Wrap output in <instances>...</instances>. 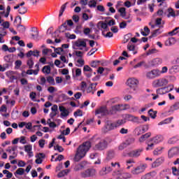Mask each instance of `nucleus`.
<instances>
[{"label": "nucleus", "mask_w": 179, "mask_h": 179, "mask_svg": "<svg viewBox=\"0 0 179 179\" xmlns=\"http://www.w3.org/2000/svg\"><path fill=\"white\" fill-rule=\"evenodd\" d=\"M17 30L20 33L23 34L24 33V31H26V27H24V25H22V24H19L17 26Z\"/></svg>", "instance_id": "obj_46"}, {"label": "nucleus", "mask_w": 179, "mask_h": 179, "mask_svg": "<svg viewBox=\"0 0 179 179\" xmlns=\"http://www.w3.org/2000/svg\"><path fill=\"white\" fill-rule=\"evenodd\" d=\"M151 141L155 143V145H157V143H160V142H163V136L162 135H157L152 138H151Z\"/></svg>", "instance_id": "obj_19"}, {"label": "nucleus", "mask_w": 179, "mask_h": 179, "mask_svg": "<svg viewBox=\"0 0 179 179\" xmlns=\"http://www.w3.org/2000/svg\"><path fill=\"white\" fill-rule=\"evenodd\" d=\"M54 149H55V150H58V152H59V153L64 152V148H62V146H61L59 145H57L56 146H55Z\"/></svg>", "instance_id": "obj_55"}, {"label": "nucleus", "mask_w": 179, "mask_h": 179, "mask_svg": "<svg viewBox=\"0 0 179 179\" xmlns=\"http://www.w3.org/2000/svg\"><path fill=\"white\" fill-rule=\"evenodd\" d=\"M59 33H65V31H71V29L68 28L66 22H64L59 27Z\"/></svg>", "instance_id": "obj_15"}, {"label": "nucleus", "mask_w": 179, "mask_h": 179, "mask_svg": "<svg viewBox=\"0 0 179 179\" xmlns=\"http://www.w3.org/2000/svg\"><path fill=\"white\" fill-rule=\"evenodd\" d=\"M127 83L131 89L135 91L138 87V85H139V81L136 78H129L127 80Z\"/></svg>", "instance_id": "obj_9"}, {"label": "nucleus", "mask_w": 179, "mask_h": 179, "mask_svg": "<svg viewBox=\"0 0 179 179\" xmlns=\"http://www.w3.org/2000/svg\"><path fill=\"white\" fill-rule=\"evenodd\" d=\"M56 116H57V112H52L50 114V117L51 120H52L53 121H57V122L61 121V120H59V119H56V120L54 119V117Z\"/></svg>", "instance_id": "obj_50"}, {"label": "nucleus", "mask_w": 179, "mask_h": 179, "mask_svg": "<svg viewBox=\"0 0 179 179\" xmlns=\"http://www.w3.org/2000/svg\"><path fill=\"white\" fill-rule=\"evenodd\" d=\"M179 141V137L178 136H173L171 138H169V141H168V143L169 145H174V143H177Z\"/></svg>", "instance_id": "obj_28"}, {"label": "nucleus", "mask_w": 179, "mask_h": 179, "mask_svg": "<svg viewBox=\"0 0 179 179\" xmlns=\"http://www.w3.org/2000/svg\"><path fill=\"white\" fill-rule=\"evenodd\" d=\"M52 48H54L55 52L58 55H61V52H63L64 51V48H55L54 46H52Z\"/></svg>", "instance_id": "obj_39"}, {"label": "nucleus", "mask_w": 179, "mask_h": 179, "mask_svg": "<svg viewBox=\"0 0 179 179\" xmlns=\"http://www.w3.org/2000/svg\"><path fill=\"white\" fill-rule=\"evenodd\" d=\"M164 162V159L163 158H158L152 164V167L153 169H155V167H159V166H161V164H163V162Z\"/></svg>", "instance_id": "obj_18"}, {"label": "nucleus", "mask_w": 179, "mask_h": 179, "mask_svg": "<svg viewBox=\"0 0 179 179\" xmlns=\"http://www.w3.org/2000/svg\"><path fill=\"white\" fill-rule=\"evenodd\" d=\"M178 155H179V152L178 148L177 147L171 148L168 152V156L169 159H171V157H174V156H177Z\"/></svg>", "instance_id": "obj_14"}, {"label": "nucleus", "mask_w": 179, "mask_h": 179, "mask_svg": "<svg viewBox=\"0 0 179 179\" xmlns=\"http://www.w3.org/2000/svg\"><path fill=\"white\" fill-rule=\"evenodd\" d=\"M99 114H100L102 117L113 115V110H108L107 106H103L95 110V115H99Z\"/></svg>", "instance_id": "obj_3"}, {"label": "nucleus", "mask_w": 179, "mask_h": 179, "mask_svg": "<svg viewBox=\"0 0 179 179\" xmlns=\"http://www.w3.org/2000/svg\"><path fill=\"white\" fill-rule=\"evenodd\" d=\"M15 176H23L24 174V169L23 168H19L17 169V171L15 172Z\"/></svg>", "instance_id": "obj_34"}, {"label": "nucleus", "mask_w": 179, "mask_h": 179, "mask_svg": "<svg viewBox=\"0 0 179 179\" xmlns=\"http://www.w3.org/2000/svg\"><path fill=\"white\" fill-rule=\"evenodd\" d=\"M46 80L48 83H50V85H51L52 86H55V80H54V78H52V76H48L46 78Z\"/></svg>", "instance_id": "obj_35"}, {"label": "nucleus", "mask_w": 179, "mask_h": 179, "mask_svg": "<svg viewBox=\"0 0 179 179\" xmlns=\"http://www.w3.org/2000/svg\"><path fill=\"white\" fill-rule=\"evenodd\" d=\"M75 46L76 47H84V48H86L87 47V44H86V41H77L75 43Z\"/></svg>", "instance_id": "obj_24"}, {"label": "nucleus", "mask_w": 179, "mask_h": 179, "mask_svg": "<svg viewBox=\"0 0 179 179\" xmlns=\"http://www.w3.org/2000/svg\"><path fill=\"white\" fill-rule=\"evenodd\" d=\"M18 13L20 15H24L27 13V7H21L18 9Z\"/></svg>", "instance_id": "obj_44"}, {"label": "nucleus", "mask_w": 179, "mask_h": 179, "mask_svg": "<svg viewBox=\"0 0 179 179\" xmlns=\"http://www.w3.org/2000/svg\"><path fill=\"white\" fill-rule=\"evenodd\" d=\"M134 142H135V138H128L124 143L126 144L127 146H129V145H132V143H134Z\"/></svg>", "instance_id": "obj_48"}, {"label": "nucleus", "mask_w": 179, "mask_h": 179, "mask_svg": "<svg viewBox=\"0 0 179 179\" xmlns=\"http://www.w3.org/2000/svg\"><path fill=\"white\" fill-rule=\"evenodd\" d=\"M96 172L94 169H88L85 170L84 172L81 173V177L83 178H87L89 177H94L96 176Z\"/></svg>", "instance_id": "obj_7"}, {"label": "nucleus", "mask_w": 179, "mask_h": 179, "mask_svg": "<svg viewBox=\"0 0 179 179\" xmlns=\"http://www.w3.org/2000/svg\"><path fill=\"white\" fill-rule=\"evenodd\" d=\"M96 92H97V88H94V87L90 84V86L87 88V93L93 95Z\"/></svg>", "instance_id": "obj_21"}, {"label": "nucleus", "mask_w": 179, "mask_h": 179, "mask_svg": "<svg viewBox=\"0 0 179 179\" xmlns=\"http://www.w3.org/2000/svg\"><path fill=\"white\" fill-rule=\"evenodd\" d=\"M31 149H33V147H31V145H24V151L27 152V153L31 152Z\"/></svg>", "instance_id": "obj_59"}, {"label": "nucleus", "mask_w": 179, "mask_h": 179, "mask_svg": "<svg viewBox=\"0 0 179 179\" xmlns=\"http://www.w3.org/2000/svg\"><path fill=\"white\" fill-rule=\"evenodd\" d=\"M27 65L29 66V69H31L33 68V66L34 65V62L33 61L32 58H30L27 62Z\"/></svg>", "instance_id": "obj_49"}, {"label": "nucleus", "mask_w": 179, "mask_h": 179, "mask_svg": "<svg viewBox=\"0 0 179 179\" xmlns=\"http://www.w3.org/2000/svg\"><path fill=\"white\" fill-rule=\"evenodd\" d=\"M97 26L99 27V29H103V30H107V29H108V25L107 23L103 22V21H100L98 22Z\"/></svg>", "instance_id": "obj_25"}, {"label": "nucleus", "mask_w": 179, "mask_h": 179, "mask_svg": "<svg viewBox=\"0 0 179 179\" xmlns=\"http://www.w3.org/2000/svg\"><path fill=\"white\" fill-rule=\"evenodd\" d=\"M125 119L127 120V121H131V122H139V117L129 114L126 115Z\"/></svg>", "instance_id": "obj_16"}, {"label": "nucleus", "mask_w": 179, "mask_h": 179, "mask_svg": "<svg viewBox=\"0 0 179 179\" xmlns=\"http://www.w3.org/2000/svg\"><path fill=\"white\" fill-rule=\"evenodd\" d=\"M170 86L159 88L156 90L157 94H166L173 90V87L169 90Z\"/></svg>", "instance_id": "obj_12"}, {"label": "nucleus", "mask_w": 179, "mask_h": 179, "mask_svg": "<svg viewBox=\"0 0 179 179\" xmlns=\"http://www.w3.org/2000/svg\"><path fill=\"white\" fill-rule=\"evenodd\" d=\"M132 178V175H131V173H124L122 174V179H128V178Z\"/></svg>", "instance_id": "obj_52"}, {"label": "nucleus", "mask_w": 179, "mask_h": 179, "mask_svg": "<svg viewBox=\"0 0 179 179\" xmlns=\"http://www.w3.org/2000/svg\"><path fill=\"white\" fill-rule=\"evenodd\" d=\"M99 64H100V61L93 60L91 62L90 66H92V68H97V66H99Z\"/></svg>", "instance_id": "obj_45"}, {"label": "nucleus", "mask_w": 179, "mask_h": 179, "mask_svg": "<svg viewBox=\"0 0 179 179\" xmlns=\"http://www.w3.org/2000/svg\"><path fill=\"white\" fill-rule=\"evenodd\" d=\"M142 152H143V148H138L131 151L127 155L129 157H139Z\"/></svg>", "instance_id": "obj_10"}, {"label": "nucleus", "mask_w": 179, "mask_h": 179, "mask_svg": "<svg viewBox=\"0 0 179 179\" xmlns=\"http://www.w3.org/2000/svg\"><path fill=\"white\" fill-rule=\"evenodd\" d=\"M173 44H176V38L173 37L169 38L165 41V45L166 46L173 45Z\"/></svg>", "instance_id": "obj_27"}, {"label": "nucleus", "mask_w": 179, "mask_h": 179, "mask_svg": "<svg viewBox=\"0 0 179 179\" xmlns=\"http://www.w3.org/2000/svg\"><path fill=\"white\" fill-rule=\"evenodd\" d=\"M177 30H179V27H176L173 30L169 32V36H176L178 31Z\"/></svg>", "instance_id": "obj_56"}, {"label": "nucleus", "mask_w": 179, "mask_h": 179, "mask_svg": "<svg viewBox=\"0 0 179 179\" xmlns=\"http://www.w3.org/2000/svg\"><path fill=\"white\" fill-rule=\"evenodd\" d=\"M90 148H92L90 141H86L83 145H79L74 157V162H80L86 156V153L90 150Z\"/></svg>", "instance_id": "obj_1"}, {"label": "nucleus", "mask_w": 179, "mask_h": 179, "mask_svg": "<svg viewBox=\"0 0 179 179\" xmlns=\"http://www.w3.org/2000/svg\"><path fill=\"white\" fill-rule=\"evenodd\" d=\"M162 150H163V147H158L154 150L153 155L155 156H158V155L162 154Z\"/></svg>", "instance_id": "obj_37"}, {"label": "nucleus", "mask_w": 179, "mask_h": 179, "mask_svg": "<svg viewBox=\"0 0 179 179\" xmlns=\"http://www.w3.org/2000/svg\"><path fill=\"white\" fill-rule=\"evenodd\" d=\"M27 57L29 58L30 57L31 55H33L34 57H38L40 55V52L38 50H29L27 54H26Z\"/></svg>", "instance_id": "obj_22"}, {"label": "nucleus", "mask_w": 179, "mask_h": 179, "mask_svg": "<svg viewBox=\"0 0 179 179\" xmlns=\"http://www.w3.org/2000/svg\"><path fill=\"white\" fill-rule=\"evenodd\" d=\"M17 166L18 167H24V166H26V162H24L22 160H20L18 162Z\"/></svg>", "instance_id": "obj_63"}, {"label": "nucleus", "mask_w": 179, "mask_h": 179, "mask_svg": "<svg viewBox=\"0 0 179 179\" xmlns=\"http://www.w3.org/2000/svg\"><path fill=\"white\" fill-rule=\"evenodd\" d=\"M59 110L61 112L62 117H68L69 115V111L66 110L65 106H60Z\"/></svg>", "instance_id": "obj_17"}, {"label": "nucleus", "mask_w": 179, "mask_h": 179, "mask_svg": "<svg viewBox=\"0 0 179 179\" xmlns=\"http://www.w3.org/2000/svg\"><path fill=\"white\" fill-rule=\"evenodd\" d=\"M118 12H120V16H122V17H125V16H127V11H126V8L124 7L120 8L118 10Z\"/></svg>", "instance_id": "obj_36"}, {"label": "nucleus", "mask_w": 179, "mask_h": 179, "mask_svg": "<svg viewBox=\"0 0 179 179\" xmlns=\"http://www.w3.org/2000/svg\"><path fill=\"white\" fill-rule=\"evenodd\" d=\"M74 117H83V111L82 110L78 109L73 113Z\"/></svg>", "instance_id": "obj_43"}, {"label": "nucleus", "mask_w": 179, "mask_h": 179, "mask_svg": "<svg viewBox=\"0 0 179 179\" xmlns=\"http://www.w3.org/2000/svg\"><path fill=\"white\" fill-rule=\"evenodd\" d=\"M145 169H146V165H140L135 168L131 171L132 174H141V173H143L145 171Z\"/></svg>", "instance_id": "obj_13"}, {"label": "nucleus", "mask_w": 179, "mask_h": 179, "mask_svg": "<svg viewBox=\"0 0 179 179\" xmlns=\"http://www.w3.org/2000/svg\"><path fill=\"white\" fill-rule=\"evenodd\" d=\"M68 173H69V169L63 170L58 173V177L59 178L65 177V176H66Z\"/></svg>", "instance_id": "obj_38"}, {"label": "nucleus", "mask_w": 179, "mask_h": 179, "mask_svg": "<svg viewBox=\"0 0 179 179\" xmlns=\"http://www.w3.org/2000/svg\"><path fill=\"white\" fill-rule=\"evenodd\" d=\"M3 59L5 62H6V68H10V66H13V62H15V59H13V55H7L4 56Z\"/></svg>", "instance_id": "obj_8"}, {"label": "nucleus", "mask_w": 179, "mask_h": 179, "mask_svg": "<svg viewBox=\"0 0 179 179\" xmlns=\"http://www.w3.org/2000/svg\"><path fill=\"white\" fill-rule=\"evenodd\" d=\"M127 148V144L125 143H122L118 147L119 150H124Z\"/></svg>", "instance_id": "obj_62"}, {"label": "nucleus", "mask_w": 179, "mask_h": 179, "mask_svg": "<svg viewBox=\"0 0 179 179\" xmlns=\"http://www.w3.org/2000/svg\"><path fill=\"white\" fill-rule=\"evenodd\" d=\"M157 52V50H156L155 48L150 49L147 52V55H152V54H156Z\"/></svg>", "instance_id": "obj_58"}, {"label": "nucleus", "mask_w": 179, "mask_h": 179, "mask_svg": "<svg viewBox=\"0 0 179 179\" xmlns=\"http://www.w3.org/2000/svg\"><path fill=\"white\" fill-rule=\"evenodd\" d=\"M150 136H152V133L148 132L144 135H142L139 138V141L143 142V141H145V139H148V138H150Z\"/></svg>", "instance_id": "obj_30"}, {"label": "nucleus", "mask_w": 179, "mask_h": 179, "mask_svg": "<svg viewBox=\"0 0 179 179\" xmlns=\"http://www.w3.org/2000/svg\"><path fill=\"white\" fill-rule=\"evenodd\" d=\"M88 6L90 8H96V6H97V1H96V0H90Z\"/></svg>", "instance_id": "obj_40"}, {"label": "nucleus", "mask_w": 179, "mask_h": 179, "mask_svg": "<svg viewBox=\"0 0 179 179\" xmlns=\"http://www.w3.org/2000/svg\"><path fill=\"white\" fill-rule=\"evenodd\" d=\"M106 174H108V172H107V168H102L101 170L99 171V176H106Z\"/></svg>", "instance_id": "obj_54"}, {"label": "nucleus", "mask_w": 179, "mask_h": 179, "mask_svg": "<svg viewBox=\"0 0 179 179\" xmlns=\"http://www.w3.org/2000/svg\"><path fill=\"white\" fill-rule=\"evenodd\" d=\"M83 71L84 72H93V69L89 65L84 66Z\"/></svg>", "instance_id": "obj_57"}, {"label": "nucleus", "mask_w": 179, "mask_h": 179, "mask_svg": "<svg viewBox=\"0 0 179 179\" xmlns=\"http://www.w3.org/2000/svg\"><path fill=\"white\" fill-rule=\"evenodd\" d=\"M108 148V142L105 139H101L98 143L95 144L94 147V150H98V152H103Z\"/></svg>", "instance_id": "obj_4"}, {"label": "nucleus", "mask_w": 179, "mask_h": 179, "mask_svg": "<svg viewBox=\"0 0 179 179\" xmlns=\"http://www.w3.org/2000/svg\"><path fill=\"white\" fill-rule=\"evenodd\" d=\"M163 61L160 58H155L153 59L152 60H150L148 62V67L149 66H159V65L162 64Z\"/></svg>", "instance_id": "obj_11"}, {"label": "nucleus", "mask_w": 179, "mask_h": 179, "mask_svg": "<svg viewBox=\"0 0 179 179\" xmlns=\"http://www.w3.org/2000/svg\"><path fill=\"white\" fill-rule=\"evenodd\" d=\"M127 50H129V51H135V45H127Z\"/></svg>", "instance_id": "obj_64"}, {"label": "nucleus", "mask_w": 179, "mask_h": 179, "mask_svg": "<svg viewBox=\"0 0 179 179\" xmlns=\"http://www.w3.org/2000/svg\"><path fill=\"white\" fill-rule=\"evenodd\" d=\"M160 75H162V72L160 71V70L156 69L147 72L146 78L148 79H156V78H159Z\"/></svg>", "instance_id": "obj_5"}, {"label": "nucleus", "mask_w": 179, "mask_h": 179, "mask_svg": "<svg viewBox=\"0 0 179 179\" xmlns=\"http://www.w3.org/2000/svg\"><path fill=\"white\" fill-rule=\"evenodd\" d=\"M15 69H19V68L22 66V62L20 60H17L15 62Z\"/></svg>", "instance_id": "obj_60"}, {"label": "nucleus", "mask_w": 179, "mask_h": 179, "mask_svg": "<svg viewBox=\"0 0 179 179\" xmlns=\"http://www.w3.org/2000/svg\"><path fill=\"white\" fill-rule=\"evenodd\" d=\"M122 124H124L123 120H118L117 121L113 123L107 122V123L104 127L105 132H108V131H113L115 129V128H118V127H121Z\"/></svg>", "instance_id": "obj_2"}, {"label": "nucleus", "mask_w": 179, "mask_h": 179, "mask_svg": "<svg viewBox=\"0 0 179 179\" xmlns=\"http://www.w3.org/2000/svg\"><path fill=\"white\" fill-rule=\"evenodd\" d=\"M176 110H179V102H176L174 105L171 106L168 113H171V114H173V113H174Z\"/></svg>", "instance_id": "obj_23"}, {"label": "nucleus", "mask_w": 179, "mask_h": 179, "mask_svg": "<svg viewBox=\"0 0 179 179\" xmlns=\"http://www.w3.org/2000/svg\"><path fill=\"white\" fill-rule=\"evenodd\" d=\"M120 29H125L127 27V22L125 21H123L120 23L119 24Z\"/></svg>", "instance_id": "obj_61"}, {"label": "nucleus", "mask_w": 179, "mask_h": 179, "mask_svg": "<svg viewBox=\"0 0 179 179\" xmlns=\"http://www.w3.org/2000/svg\"><path fill=\"white\" fill-rule=\"evenodd\" d=\"M144 66L145 68H149V66L146 64V62L145 61H142L138 62L137 64H136L134 68V69H136V68H141V66Z\"/></svg>", "instance_id": "obj_29"}, {"label": "nucleus", "mask_w": 179, "mask_h": 179, "mask_svg": "<svg viewBox=\"0 0 179 179\" xmlns=\"http://www.w3.org/2000/svg\"><path fill=\"white\" fill-rule=\"evenodd\" d=\"M169 14L167 15V17H176V12H174V10L173 8H169Z\"/></svg>", "instance_id": "obj_41"}, {"label": "nucleus", "mask_w": 179, "mask_h": 179, "mask_svg": "<svg viewBox=\"0 0 179 179\" xmlns=\"http://www.w3.org/2000/svg\"><path fill=\"white\" fill-rule=\"evenodd\" d=\"M77 62L78 63V64H76V66H78V68H82V66L85 65V60L83 59H78L77 60Z\"/></svg>", "instance_id": "obj_47"}, {"label": "nucleus", "mask_w": 179, "mask_h": 179, "mask_svg": "<svg viewBox=\"0 0 179 179\" xmlns=\"http://www.w3.org/2000/svg\"><path fill=\"white\" fill-rule=\"evenodd\" d=\"M148 115L152 118V120H155V118L157 117V111L153 110V109H150L148 110Z\"/></svg>", "instance_id": "obj_31"}, {"label": "nucleus", "mask_w": 179, "mask_h": 179, "mask_svg": "<svg viewBox=\"0 0 179 179\" xmlns=\"http://www.w3.org/2000/svg\"><path fill=\"white\" fill-rule=\"evenodd\" d=\"M169 83V80L166 78H159L155 80L152 83L153 87H163V86H166Z\"/></svg>", "instance_id": "obj_6"}, {"label": "nucleus", "mask_w": 179, "mask_h": 179, "mask_svg": "<svg viewBox=\"0 0 179 179\" xmlns=\"http://www.w3.org/2000/svg\"><path fill=\"white\" fill-rule=\"evenodd\" d=\"M132 37V34H127L124 36V39L123 41V43L125 44V43H128L129 41V38Z\"/></svg>", "instance_id": "obj_51"}, {"label": "nucleus", "mask_w": 179, "mask_h": 179, "mask_svg": "<svg viewBox=\"0 0 179 179\" xmlns=\"http://www.w3.org/2000/svg\"><path fill=\"white\" fill-rule=\"evenodd\" d=\"M42 72L43 73H47L48 75L51 73V66H45L42 69Z\"/></svg>", "instance_id": "obj_33"}, {"label": "nucleus", "mask_w": 179, "mask_h": 179, "mask_svg": "<svg viewBox=\"0 0 179 179\" xmlns=\"http://www.w3.org/2000/svg\"><path fill=\"white\" fill-rule=\"evenodd\" d=\"M148 147L146 148V150H152L153 148H155V145L156 143L150 139L147 142Z\"/></svg>", "instance_id": "obj_26"}, {"label": "nucleus", "mask_w": 179, "mask_h": 179, "mask_svg": "<svg viewBox=\"0 0 179 179\" xmlns=\"http://www.w3.org/2000/svg\"><path fill=\"white\" fill-rule=\"evenodd\" d=\"M162 32L160 31V29H156L154 30L153 32H152L151 36H150V38H152V37H157L158 34H160Z\"/></svg>", "instance_id": "obj_42"}, {"label": "nucleus", "mask_w": 179, "mask_h": 179, "mask_svg": "<svg viewBox=\"0 0 179 179\" xmlns=\"http://www.w3.org/2000/svg\"><path fill=\"white\" fill-rule=\"evenodd\" d=\"M65 36L67 38H69L70 40H75V38H76V35L75 34H70L69 33H66Z\"/></svg>", "instance_id": "obj_53"}, {"label": "nucleus", "mask_w": 179, "mask_h": 179, "mask_svg": "<svg viewBox=\"0 0 179 179\" xmlns=\"http://www.w3.org/2000/svg\"><path fill=\"white\" fill-rule=\"evenodd\" d=\"M67 3H68V2L65 3L64 4H63L61 6L59 13V17H61V16H62V15H64V12H65V10L66 9Z\"/></svg>", "instance_id": "obj_32"}, {"label": "nucleus", "mask_w": 179, "mask_h": 179, "mask_svg": "<svg viewBox=\"0 0 179 179\" xmlns=\"http://www.w3.org/2000/svg\"><path fill=\"white\" fill-rule=\"evenodd\" d=\"M114 157H115V151H114V150H109L107 152L106 159L108 160H111V159H114Z\"/></svg>", "instance_id": "obj_20"}]
</instances>
